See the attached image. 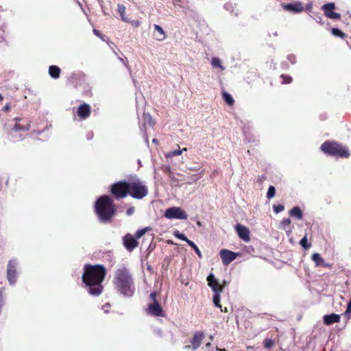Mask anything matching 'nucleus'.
<instances>
[{
	"mask_svg": "<svg viewBox=\"0 0 351 351\" xmlns=\"http://www.w3.org/2000/svg\"><path fill=\"white\" fill-rule=\"evenodd\" d=\"M228 282L226 280H223L221 284H220V287H221V292L223 289L228 285Z\"/></svg>",
	"mask_w": 351,
	"mask_h": 351,
	"instance_id": "45",
	"label": "nucleus"
},
{
	"mask_svg": "<svg viewBox=\"0 0 351 351\" xmlns=\"http://www.w3.org/2000/svg\"><path fill=\"white\" fill-rule=\"evenodd\" d=\"M188 245L195 250V253L197 254V255L198 256L199 258L202 257V254L199 249L198 248V247L196 245V244L193 241H191L188 242Z\"/></svg>",
	"mask_w": 351,
	"mask_h": 351,
	"instance_id": "29",
	"label": "nucleus"
},
{
	"mask_svg": "<svg viewBox=\"0 0 351 351\" xmlns=\"http://www.w3.org/2000/svg\"><path fill=\"white\" fill-rule=\"evenodd\" d=\"M154 31L153 35L154 38L158 41L164 40L166 38L167 36L162 27H160L158 25L154 24Z\"/></svg>",
	"mask_w": 351,
	"mask_h": 351,
	"instance_id": "20",
	"label": "nucleus"
},
{
	"mask_svg": "<svg viewBox=\"0 0 351 351\" xmlns=\"http://www.w3.org/2000/svg\"><path fill=\"white\" fill-rule=\"evenodd\" d=\"M148 194V188L138 178L128 180V195L136 199H141Z\"/></svg>",
	"mask_w": 351,
	"mask_h": 351,
	"instance_id": "5",
	"label": "nucleus"
},
{
	"mask_svg": "<svg viewBox=\"0 0 351 351\" xmlns=\"http://www.w3.org/2000/svg\"><path fill=\"white\" fill-rule=\"evenodd\" d=\"M213 303L217 307L221 308V305L220 304V293H215L213 295Z\"/></svg>",
	"mask_w": 351,
	"mask_h": 351,
	"instance_id": "30",
	"label": "nucleus"
},
{
	"mask_svg": "<svg viewBox=\"0 0 351 351\" xmlns=\"http://www.w3.org/2000/svg\"><path fill=\"white\" fill-rule=\"evenodd\" d=\"M311 8H312V5L311 3L306 5V10H310V9H311Z\"/></svg>",
	"mask_w": 351,
	"mask_h": 351,
	"instance_id": "49",
	"label": "nucleus"
},
{
	"mask_svg": "<svg viewBox=\"0 0 351 351\" xmlns=\"http://www.w3.org/2000/svg\"><path fill=\"white\" fill-rule=\"evenodd\" d=\"M322 267H326V268H328V269H331L332 267V264L328 263H326L324 261V265H322Z\"/></svg>",
	"mask_w": 351,
	"mask_h": 351,
	"instance_id": "44",
	"label": "nucleus"
},
{
	"mask_svg": "<svg viewBox=\"0 0 351 351\" xmlns=\"http://www.w3.org/2000/svg\"><path fill=\"white\" fill-rule=\"evenodd\" d=\"M235 230L239 237L244 241L247 242L250 240V231L247 227L238 223L235 226Z\"/></svg>",
	"mask_w": 351,
	"mask_h": 351,
	"instance_id": "17",
	"label": "nucleus"
},
{
	"mask_svg": "<svg viewBox=\"0 0 351 351\" xmlns=\"http://www.w3.org/2000/svg\"><path fill=\"white\" fill-rule=\"evenodd\" d=\"M287 58H288V59L290 60V62L292 64L295 62V56H293V55H289Z\"/></svg>",
	"mask_w": 351,
	"mask_h": 351,
	"instance_id": "43",
	"label": "nucleus"
},
{
	"mask_svg": "<svg viewBox=\"0 0 351 351\" xmlns=\"http://www.w3.org/2000/svg\"><path fill=\"white\" fill-rule=\"evenodd\" d=\"M93 32H94V33H95V35H97V36L101 37V34H100V32H99L98 30H97V29H94V30H93Z\"/></svg>",
	"mask_w": 351,
	"mask_h": 351,
	"instance_id": "47",
	"label": "nucleus"
},
{
	"mask_svg": "<svg viewBox=\"0 0 351 351\" xmlns=\"http://www.w3.org/2000/svg\"><path fill=\"white\" fill-rule=\"evenodd\" d=\"M266 176H262L261 177H259L258 179H257V182H258L259 184H263V181L265 180H266Z\"/></svg>",
	"mask_w": 351,
	"mask_h": 351,
	"instance_id": "42",
	"label": "nucleus"
},
{
	"mask_svg": "<svg viewBox=\"0 0 351 351\" xmlns=\"http://www.w3.org/2000/svg\"><path fill=\"white\" fill-rule=\"evenodd\" d=\"M291 223V221L289 218H286L282 220L280 225L282 228L286 230L287 226H289Z\"/></svg>",
	"mask_w": 351,
	"mask_h": 351,
	"instance_id": "37",
	"label": "nucleus"
},
{
	"mask_svg": "<svg viewBox=\"0 0 351 351\" xmlns=\"http://www.w3.org/2000/svg\"><path fill=\"white\" fill-rule=\"evenodd\" d=\"M206 346H210V343H208L206 344Z\"/></svg>",
	"mask_w": 351,
	"mask_h": 351,
	"instance_id": "52",
	"label": "nucleus"
},
{
	"mask_svg": "<svg viewBox=\"0 0 351 351\" xmlns=\"http://www.w3.org/2000/svg\"><path fill=\"white\" fill-rule=\"evenodd\" d=\"M324 154L341 158H348L350 156L349 148L336 141H326L320 147Z\"/></svg>",
	"mask_w": 351,
	"mask_h": 351,
	"instance_id": "4",
	"label": "nucleus"
},
{
	"mask_svg": "<svg viewBox=\"0 0 351 351\" xmlns=\"http://www.w3.org/2000/svg\"><path fill=\"white\" fill-rule=\"evenodd\" d=\"M332 33L334 36L340 37L341 38H344L346 37V34L342 32L340 29L337 28H332Z\"/></svg>",
	"mask_w": 351,
	"mask_h": 351,
	"instance_id": "33",
	"label": "nucleus"
},
{
	"mask_svg": "<svg viewBox=\"0 0 351 351\" xmlns=\"http://www.w3.org/2000/svg\"><path fill=\"white\" fill-rule=\"evenodd\" d=\"M282 8L287 11L293 13H300L304 10V6L302 2L295 1L290 3H282Z\"/></svg>",
	"mask_w": 351,
	"mask_h": 351,
	"instance_id": "13",
	"label": "nucleus"
},
{
	"mask_svg": "<svg viewBox=\"0 0 351 351\" xmlns=\"http://www.w3.org/2000/svg\"><path fill=\"white\" fill-rule=\"evenodd\" d=\"M110 193L117 200L126 197L128 195V181H119L113 183L110 186Z\"/></svg>",
	"mask_w": 351,
	"mask_h": 351,
	"instance_id": "6",
	"label": "nucleus"
},
{
	"mask_svg": "<svg viewBox=\"0 0 351 351\" xmlns=\"http://www.w3.org/2000/svg\"><path fill=\"white\" fill-rule=\"evenodd\" d=\"M156 296V292H152L150 294V298L152 299V302L148 305L147 313L149 315L156 317H165V311L160 303L158 302Z\"/></svg>",
	"mask_w": 351,
	"mask_h": 351,
	"instance_id": "7",
	"label": "nucleus"
},
{
	"mask_svg": "<svg viewBox=\"0 0 351 351\" xmlns=\"http://www.w3.org/2000/svg\"><path fill=\"white\" fill-rule=\"evenodd\" d=\"M76 113L80 119H86L90 115L91 107L90 105L84 103L77 108Z\"/></svg>",
	"mask_w": 351,
	"mask_h": 351,
	"instance_id": "15",
	"label": "nucleus"
},
{
	"mask_svg": "<svg viewBox=\"0 0 351 351\" xmlns=\"http://www.w3.org/2000/svg\"><path fill=\"white\" fill-rule=\"evenodd\" d=\"M276 189L274 186H270L267 193V197L270 199L275 196Z\"/></svg>",
	"mask_w": 351,
	"mask_h": 351,
	"instance_id": "32",
	"label": "nucleus"
},
{
	"mask_svg": "<svg viewBox=\"0 0 351 351\" xmlns=\"http://www.w3.org/2000/svg\"><path fill=\"white\" fill-rule=\"evenodd\" d=\"M174 236L182 241H186L187 243L191 241L184 234L180 233L178 231L174 233Z\"/></svg>",
	"mask_w": 351,
	"mask_h": 351,
	"instance_id": "36",
	"label": "nucleus"
},
{
	"mask_svg": "<svg viewBox=\"0 0 351 351\" xmlns=\"http://www.w3.org/2000/svg\"><path fill=\"white\" fill-rule=\"evenodd\" d=\"M16 123L14 126L15 131H26L30 128V122L25 119L15 118Z\"/></svg>",
	"mask_w": 351,
	"mask_h": 351,
	"instance_id": "16",
	"label": "nucleus"
},
{
	"mask_svg": "<svg viewBox=\"0 0 351 351\" xmlns=\"http://www.w3.org/2000/svg\"><path fill=\"white\" fill-rule=\"evenodd\" d=\"M274 345V341L271 339H265L263 341V346L265 348L269 349L271 348Z\"/></svg>",
	"mask_w": 351,
	"mask_h": 351,
	"instance_id": "31",
	"label": "nucleus"
},
{
	"mask_svg": "<svg viewBox=\"0 0 351 351\" xmlns=\"http://www.w3.org/2000/svg\"><path fill=\"white\" fill-rule=\"evenodd\" d=\"M143 118H144L145 120H152V117H151V116L149 114L145 113L143 114Z\"/></svg>",
	"mask_w": 351,
	"mask_h": 351,
	"instance_id": "46",
	"label": "nucleus"
},
{
	"mask_svg": "<svg viewBox=\"0 0 351 351\" xmlns=\"http://www.w3.org/2000/svg\"><path fill=\"white\" fill-rule=\"evenodd\" d=\"M134 212V207H130V208H128L127 210H126V214L128 215H132Z\"/></svg>",
	"mask_w": 351,
	"mask_h": 351,
	"instance_id": "41",
	"label": "nucleus"
},
{
	"mask_svg": "<svg viewBox=\"0 0 351 351\" xmlns=\"http://www.w3.org/2000/svg\"><path fill=\"white\" fill-rule=\"evenodd\" d=\"M153 142L156 143V139H154V140H153Z\"/></svg>",
	"mask_w": 351,
	"mask_h": 351,
	"instance_id": "53",
	"label": "nucleus"
},
{
	"mask_svg": "<svg viewBox=\"0 0 351 351\" xmlns=\"http://www.w3.org/2000/svg\"><path fill=\"white\" fill-rule=\"evenodd\" d=\"M113 284L117 291L126 297H132L134 293L133 277L125 267L119 268L114 271Z\"/></svg>",
	"mask_w": 351,
	"mask_h": 351,
	"instance_id": "2",
	"label": "nucleus"
},
{
	"mask_svg": "<svg viewBox=\"0 0 351 351\" xmlns=\"http://www.w3.org/2000/svg\"><path fill=\"white\" fill-rule=\"evenodd\" d=\"M350 314H351V300H350L349 302L348 303L347 309L344 313V315L348 317H350Z\"/></svg>",
	"mask_w": 351,
	"mask_h": 351,
	"instance_id": "40",
	"label": "nucleus"
},
{
	"mask_svg": "<svg viewBox=\"0 0 351 351\" xmlns=\"http://www.w3.org/2000/svg\"><path fill=\"white\" fill-rule=\"evenodd\" d=\"M326 16L332 19H340L341 15L339 13L335 12V5L334 3H328L324 4L322 8Z\"/></svg>",
	"mask_w": 351,
	"mask_h": 351,
	"instance_id": "12",
	"label": "nucleus"
},
{
	"mask_svg": "<svg viewBox=\"0 0 351 351\" xmlns=\"http://www.w3.org/2000/svg\"><path fill=\"white\" fill-rule=\"evenodd\" d=\"M208 285L212 289V290L215 293H221V287H220V284L216 280L214 275L213 274H210L207 278Z\"/></svg>",
	"mask_w": 351,
	"mask_h": 351,
	"instance_id": "18",
	"label": "nucleus"
},
{
	"mask_svg": "<svg viewBox=\"0 0 351 351\" xmlns=\"http://www.w3.org/2000/svg\"><path fill=\"white\" fill-rule=\"evenodd\" d=\"M221 351H226V350H225V349H223V350H221Z\"/></svg>",
	"mask_w": 351,
	"mask_h": 351,
	"instance_id": "54",
	"label": "nucleus"
},
{
	"mask_svg": "<svg viewBox=\"0 0 351 351\" xmlns=\"http://www.w3.org/2000/svg\"><path fill=\"white\" fill-rule=\"evenodd\" d=\"M49 73L52 78L57 79L60 77V69L58 66L51 65L49 68Z\"/></svg>",
	"mask_w": 351,
	"mask_h": 351,
	"instance_id": "22",
	"label": "nucleus"
},
{
	"mask_svg": "<svg viewBox=\"0 0 351 351\" xmlns=\"http://www.w3.org/2000/svg\"><path fill=\"white\" fill-rule=\"evenodd\" d=\"M280 78L282 80V84H290L292 82V77L289 75L282 74Z\"/></svg>",
	"mask_w": 351,
	"mask_h": 351,
	"instance_id": "35",
	"label": "nucleus"
},
{
	"mask_svg": "<svg viewBox=\"0 0 351 351\" xmlns=\"http://www.w3.org/2000/svg\"><path fill=\"white\" fill-rule=\"evenodd\" d=\"M167 219H186L188 215L180 207H170L167 208L164 214Z\"/></svg>",
	"mask_w": 351,
	"mask_h": 351,
	"instance_id": "9",
	"label": "nucleus"
},
{
	"mask_svg": "<svg viewBox=\"0 0 351 351\" xmlns=\"http://www.w3.org/2000/svg\"><path fill=\"white\" fill-rule=\"evenodd\" d=\"M9 109H10V106H9L8 105H5V106H4V110H5V111L9 110Z\"/></svg>",
	"mask_w": 351,
	"mask_h": 351,
	"instance_id": "48",
	"label": "nucleus"
},
{
	"mask_svg": "<svg viewBox=\"0 0 351 351\" xmlns=\"http://www.w3.org/2000/svg\"><path fill=\"white\" fill-rule=\"evenodd\" d=\"M222 97L226 103L229 106H233L234 104V99L230 94L226 91L222 92Z\"/></svg>",
	"mask_w": 351,
	"mask_h": 351,
	"instance_id": "25",
	"label": "nucleus"
},
{
	"mask_svg": "<svg viewBox=\"0 0 351 351\" xmlns=\"http://www.w3.org/2000/svg\"><path fill=\"white\" fill-rule=\"evenodd\" d=\"M106 274V268L103 265L86 264L84 266L82 281L90 295L97 297L101 294Z\"/></svg>",
	"mask_w": 351,
	"mask_h": 351,
	"instance_id": "1",
	"label": "nucleus"
},
{
	"mask_svg": "<svg viewBox=\"0 0 351 351\" xmlns=\"http://www.w3.org/2000/svg\"><path fill=\"white\" fill-rule=\"evenodd\" d=\"M123 245L129 252H132L138 245V241L131 234H127L123 238Z\"/></svg>",
	"mask_w": 351,
	"mask_h": 351,
	"instance_id": "11",
	"label": "nucleus"
},
{
	"mask_svg": "<svg viewBox=\"0 0 351 351\" xmlns=\"http://www.w3.org/2000/svg\"><path fill=\"white\" fill-rule=\"evenodd\" d=\"M300 244L304 249H308L311 247V244L308 243L307 236L305 235L300 241Z\"/></svg>",
	"mask_w": 351,
	"mask_h": 351,
	"instance_id": "34",
	"label": "nucleus"
},
{
	"mask_svg": "<svg viewBox=\"0 0 351 351\" xmlns=\"http://www.w3.org/2000/svg\"><path fill=\"white\" fill-rule=\"evenodd\" d=\"M205 335L202 331L195 332L190 340L191 344L184 347L186 350H196L202 344Z\"/></svg>",
	"mask_w": 351,
	"mask_h": 351,
	"instance_id": "10",
	"label": "nucleus"
},
{
	"mask_svg": "<svg viewBox=\"0 0 351 351\" xmlns=\"http://www.w3.org/2000/svg\"><path fill=\"white\" fill-rule=\"evenodd\" d=\"M211 64L214 68H221L222 70H224V67L222 66L221 60L218 58H213Z\"/></svg>",
	"mask_w": 351,
	"mask_h": 351,
	"instance_id": "28",
	"label": "nucleus"
},
{
	"mask_svg": "<svg viewBox=\"0 0 351 351\" xmlns=\"http://www.w3.org/2000/svg\"><path fill=\"white\" fill-rule=\"evenodd\" d=\"M3 99V97L0 94V101H2Z\"/></svg>",
	"mask_w": 351,
	"mask_h": 351,
	"instance_id": "51",
	"label": "nucleus"
},
{
	"mask_svg": "<svg viewBox=\"0 0 351 351\" xmlns=\"http://www.w3.org/2000/svg\"><path fill=\"white\" fill-rule=\"evenodd\" d=\"M221 311H223V312H228V309L226 307L224 308V309H222V308H221Z\"/></svg>",
	"mask_w": 351,
	"mask_h": 351,
	"instance_id": "50",
	"label": "nucleus"
},
{
	"mask_svg": "<svg viewBox=\"0 0 351 351\" xmlns=\"http://www.w3.org/2000/svg\"><path fill=\"white\" fill-rule=\"evenodd\" d=\"M94 208L100 221L103 223L110 221L117 213L116 206L112 199L107 195H101L97 198Z\"/></svg>",
	"mask_w": 351,
	"mask_h": 351,
	"instance_id": "3",
	"label": "nucleus"
},
{
	"mask_svg": "<svg viewBox=\"0 0 351 351\" xmlns=\"http://www.w3.org/2000/svg\"><path fill=\"white\" fill-rule=\"evenodd\" d=\"M323 320L326 325H331L340 322V315L335 313L326 315L324 316Z\"/></svg>",
	"mask_w": 351,
	"mask_h": 351,
	"instance_id": "21",
	"label": "nucleus"
},
{
	"mask_svg": "<svg viewBox=\"0 0 351 351\" xmlns=\"http://www.w3.org/2000/svg\"><path fill=\"white\" fill-rule=\"evenodd\" d=\"M150 230V228L146 227L143 229H140L137 230L134 236L136 239L142 237L147 231Z\"/></svg>",
	"mask_w": 351,
	"mask_h": 351,
	"instance_id": "27",
	"label": "nucleus"
},
{
	"mask_svg": "<svg viewBox=\"0 0 351 351\" xmlns=\"http://www.w3.org/2000/svg\"><path fill=\"white\" fill-rule=\"evenodd\" d=\"M219 255L224 265H228L237 256L236 253L226 249L221 250Z\"/></svg>",
	"mask_w": 351,
	"mask_h": 351,
	"instance_id": "14",
	"label": "nucleus"
},
{
	"mask_svg": "<svg viewBox=\"0 0 351 351\" xmlns=\"http://www.w3.org/2000/svg\"><path fill=\"white\" fill-rule=\"evenodd\" d=\"M289 215L292 217H295L299 219H302L303 217V213L301 208L298 206H295L289 211Z\"/></svg>",
	"mask_w": 351,
	"mask_h": 351,
	"instance_id": "23",
	"label": "nucleus"
},
{
	"mask_svg": "<svg viewBox=\"0 0 351 351\" xmlns=\"http://www.w3.org/2000/svg\"><path fill=\"white\" fill-rule=\"evenodd\" d=\"M273 209H274V211L276 213H280V212H282V210H284L285 207H284V206H283V205H282V204L274 205V206H273Z\"/></svg>",
	"mask_w": 351,
	"mask_h": 351,
	"instance_id": "39",
	"label": "nucleus"
},
{
	"mask_svg": "<svg viewBox=\"0 0 351 351\" xmlns=\"http://www.w3.org/2000/svg\"><path fill=\"white\" fill-rule=\"evenodd\" d=\"M312 261L315 263L316 266H322L324 265V260L318 253H314L311 257Z\"/></svg>",
	"mask_w": 351,
	"mask_h": 351,
	"instance_id": "24",
	"label": "nucleus"
},
{
	"mask_svg": "<svg viewBox=\"0 0 351 351\" xmlns=\"http://www.w3.org/2000/svg\"><path fill=\"white\" fill-rule=\"evenodd\" d=\"M18 262L15 259L8 261L7 266V279L9 284L13 285L16 282Z\"/></svg>",
	"mask_w": 351,
	"mask_h": 351,
	"instance_id": "8",
	"label": "nucleus"
},
{
	"mask_svg": "<svg viewBox=\"0 0 351 351\" xmlns=\"http://www.w3.org/2000/svg\"><path fill=\"white\" fill-rule=\"evenodd\" d=\"M117 12H119L122 21H126V22L128 21V19L125 16V7L124 5L118 4Z\"/></svg>",
	"mask_w": 351,
	"mask_h": 351,
	"instance_id": "26",
	"label": "nucleus"
},
{
	"mask_svg": "<svg viewBox=\"0 0 351 351\" xmlns=\"http://www.w3.org/2000/svg\"><path fill=\"white\" fill-rule=\"evenodd\" d=\"M208 285L212 289V290L215 293H221V287H220V284L216 280L214 275L213 274H210L207 278Z\"/></svg>",
	"mask_w": 351,
	"mask_h": 351,
	"instance_id": "19",
	"label": "nucleus"
},
{
	"mask_svg": "<svg viewBox=\"0 0 351 351\" xmlns=\"http://www.w3.org/2000/svg\"><path fill=\"white\" fill-rule=\"evenodd\" d=\"M183 151H186V148H183L182 149H178V150H175V151H173L171 152H170L169 154V156H179V155H181L182 152Z\"/></svg>",
	"mask_w": 351,
	"mask_h": 351,
	"instance_id": "38",
	"label": "nucleus"
}]
</instances>
